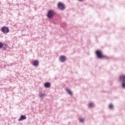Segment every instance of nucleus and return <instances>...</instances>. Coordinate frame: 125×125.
<instances>
[{
	"label": "nucleus",
	"instance_id": "f257e3e1",
	"mask_svg": "<svg viewBox=\"0 0 125 125\" xmlns=\"http://www.w3.org/2000/svg\"><path fill=\"white\" fill-rule=\"evenodd\" d=\"M96 54L98 58H100V59H109V58L107 56L104 55L102 51L100 50H97L96 51Z\"/></svg>",
	"mask_w": 125,
	"mask_h": 125
},
{
	"label": "nucleus",
	"instance_id": "f03ea898",
	"mask_svg": "<svg viewBox=\"0 0 125 125\" xmlns=\"http://www.w3.org/2000/svg\"><path fill=\"white\" fill-rule=\"evenodd\" d=\"M54 14H55V13L54 11L52 10H50L48 11L47 13V18H49V19H51L52 18H53V16H54Z\"/></svg>",
	"mask_w": 125,
	"mask_h": 125
},
{
	"label": "nucleus",
	"instance_id": "7ed1b4c3",
	"mask_svg": "<svg viewBox=\"0 0 125 125\" xmlns=\"http://www.w3.org/2000/svg\"><path fill=\"white\" fill-rule=\"evenodd\" d=\"M1 31L4 34H7L9 33V28L6 26H3L1 27Z\"/></svg>",
	"mask_w": 125,
	"mask_h": 125
},
{
	"label": "nucleus",
	"instance_id": "20e7f679",
	"mask_svg": "<svg viewBox=\"0 0 125 125\" xmlns=\"http://www.w3.org/2000/svg\"><path fill=\"white\" fill-rule=\"evenodd\" d=\"M58 7L61 10H64L65 9V5L63 3L60 2L58 3Z\"/></svg>",
	"mask_w": 125,
	"mask_h": 125
},
{
	"label": "nucleus",
	"instance_id": "39448f33",
	"mask_svg": "<svg viewBox=\"0 0 125 125\" xmlns=\"http://www.w3.org/2000/svg\"><path fill=\"white\" fill-rule=\"evenodd\" d=\"M26 119H27V117H26V115H21V116L20 118H19L18 119V121H19V122H21V121L26 120Z\"/></svg>",
	"mask_w": 125,
	"mask_h": 125
},
{
	"label": "nucleus",
	"instance_id": "423d86ee",
	"mask_svg": "<svg viewBox=\"0 0 125 125\" xmlns=\"http://www.w3.org/2000/svg\"><path fill=\"white\" fill-rule=\"evenodd\" d=\"M65 60H66L65 56H62L60 57V61H61V62H65Z\"/></svg>",
	"mask_w": 125,
	"mask_h": 125
},
{
	"label": "nucleus",
	"instance_id": "0eeeda50",
	"mask_svg": "<svg viewBox=\"0 0 125 125\" xmlns=\"http://www.w3.org/2000/svg\"><path fill=\"white\" fill-rule=\"evenodd\" d=\"M44 85L45 87L47 88H49V87H50V86H51V84H50V83L49 82H47V83H44Z\"/></svg>",
	"mask_w": 125,
	"mask_h": 125
},
{
	"label": "nucleus",
	"instance_id": "6e6552de",
	"mask_svg": "<svg viewBox=\"0 0 125 125\" xmlns=\"http://www.w3.org/2000/svg\"><path fill=\"white\" fill-rule=\"evenodd\" d=\"M119 79L120 81H122L123 82H125V75H121L119 77Z\"/></svg>",
	"mask_w": 125,
	"mask_h": 125
},
{
	"label": "nucleus",
	"instance_id": "1a4fd4ad",
	"mask_svg": "<svg viewBox=\"0 0 125 125\" xmlns=\"http://www.w3.org/2000/svg\"><path fill=\"white\" fill-rule=\"evenodd\" d=\"M33 65L34 66H38L39 65V61H34L33 62Z\"/></svg>",
	"mask_w": 125,
	"mask_h": 125
},
{
	"label": "nucleus",
	"instance_id": "9d476101",
	"mask_svg": "<svg viewBox=\"0 0 125 125\" xmlns=\"http://www.w3.org/2000/svg\"><path fill=\"white\" fill-rule=\"evenodd\" d=\"M66 91L70 94V95H72V91L70 90L69 89H66Z\"/></svg>",
	"mask_w": 125,
	"mask_h": 125
},
{
	"label": "nucleus",
	"instance_id": "9b49d317",
	"mask_svg": "<svg viewBox=\"0 0 125 125\" xmlns=\"http://www.w3.org/2000/svg\"><path fill=\"white\" fill-rule=\"evenodd\" d=\"M2 47H3V48L4 49H5V48H6V47H7V45L5 43L3 44V45H2Z\"/></svg>",
	"mask_w": 125,
	"mask_h": 125
},
{
	"label": "nucleus",
	"instance_id": "f8f14e48",
	"mask_svg": "<svg viewBox=\"0 0 125 125\" xmlns=\"http://www.w3.org/2000/svg\"><path fill=\"white\" fill-rule=\"evenodd\" d=\"M79 121L81 123H83L84 119H83V118H80L79 119Z\"/></svg>",
	"mask_w": 125,
	"mask_h": 125
},
{
	"label": "nucleus",
	"instance_id": "ddd939ff",
	"mask_svg": "<svg viewBox=\"0 0 125 125\" xmlns=\"http://www.w3.org/2000/svg\"><path fill=\"white\" fill-rule=\"evenodd\" d=\"M93 106H94V104L93 103H90L89 104V107H93Z\"/></svg>",
	"mask_w": 125,
	"mask_h": 125
},
{
	"label": "nucleus",
	"instance_id": "4468645a",
	"mask_svg": "<svg viewBox=\"0 0 125 125\" xmlns=\"http://www.w3.org/2000/svg\"><path fill=\"white\" fill-rule=\"evenodd\" d=\"M109 109H112L113 108V105L112 104H109Z\"/></svg>",
	"mask_w": 125,
	"mask_h": 125
},
{
	"label": "nucleus",
	"instance_id": "2eb2a0df",
	"mask_svg": "<svg viewBox=\"0 0 125 125\" xmlns=\"http://www.w3.org/2000/svg\"><path fill=\"white\" fill-rule=\"evenodd\" d=\"M2 45H3V44L1 42H0V48L2 47Z\"/></svg>",
	"mask_w": 125,
	"mask_h": 125
},
{
	"label": "nucleus",
	"instance_id": "dca6fc26",
	"mask_svg": "<svg viewBox=\"0 0 125 125\" xmlns=\"http://www.w3.org/2000/svg\"><path fill=\"white\" fill-rule=\"evenodd\" d=\"M122 87H125V82H124L122 83Z\"/></svg>",
	"mask_w": 125,
	"mask_h": 125
},
{
	"label": "nucleus",
	"instance_id": "f3484780",
	"mask_svg": "<svg viewBox=\"0 0 125 125\" xmlns=\"http://www.w3.org/2000/svg\"><path fill=\"white\" fill-rule=\"evenodd\" d=\"M80 0V1H83V0Z\"/></svg>",
	"mask_w": 125,
	"mask_h": 125
}]
</instances>
